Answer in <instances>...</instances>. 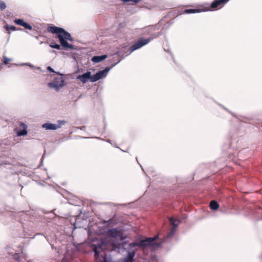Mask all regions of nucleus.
Segmentation results:
<instances>
[{"instance_id": "obj_21", "label": "nucleus", "mask_w": 262, "mask_h": 262, "mask_svg": "<svg viewBox=\"0 0 262 262\" xmlns=\"http://www.w3.org/2000/svg\"><path fill=\"white\" fill-rule=\"evenodd\" d=\"M48 71L51 72H55L53 69L51 67H47Z\"/></svg>"}, {"instance_id": "obj_9", "label": "nucleus", "mask_w": 262, "mask_h": 262, "mask_svg": "<svg viewBox=\"0 0 262 262\" xmlns=\"http://www.w3.org/2000/svg\"><path fill=\"white\" fill-rule=\"evenodd\" d=\"M14 23L17 25L24 27L25 29H27L30 30L32 29V26L29 24L25 22L23 19H16L14 20Z\"/></svg>"}, {"instance_id": "obj_2", "label": "nucleus", "mask_w": 262, "mask_h": 262, "mask_svg": "<svg viewBox=\"0 0 262 262\" xmlns=\"http://www.w3.org/2000/svg\"><path fill=\"white\" fill-rule=\"evenodd\" d=\"M110 70V68L107 67L104 70L98 72L93 76H91V73L90 72H87L82 75H78L77 77V79L80 80L82 83H85L88 80L91 82H94L105 77Z\"/></svg>"}, {"instance_id": "obj_7", "label": "nucleus", "mask_w": 262, "mask_h": 262, "mask_svg": "<svg viewBox=\"0 0 262 262\" xmlns=\"http://www.w3.org/2000/svg\"><path fill=\"white\" fill-rule=\"evenodd\" d=\"M19 126L23 128V129L22 130H18L17 129H16V134L18 136H25L27 134V126L23 122H20L19 123Z\"/></svg>"}, {"instance_id": "obj_14", "label": "nucleus", "mask_w": 262, "mask_h": 262, "mask_svg": "<svg viewBox=\"0 0 262 262\" xmlns=\"http://www.w3.org/2000/svg\"><path fill=\"white\" fill-rule=\"evenodd\" d=\"M202 7H203L202 6ZM184 13H199L202 11H204L203 10V8L199 9H186L183 11Z\"/></svg>"}, {"instance_id": "obj_23", "label": "nucleus", "mask_w": 262, "mask_h": 262, "mask_svg": "<svg viewBox=\"0 0 262 262\" xmlns=\"http://www.w3.org/2000/svg\"><path fill=\"white\" fill-rule=\"evenodd\" d=\"M3 64H0V70L3 68Z\"/></svg>"}, {"instance_id": "obj_18", "label": "nucleus", "mask_w": 262, "mask_h": 262, "mask_svg": "<svg viewBox=\"0 0 262 262\" xmlns=\"http://www.w3.org/2000/svg\"><path fill=\"white\" fill-rule=\"evenodd\" d=\"M122 1L124 3L132 2H133V3H132V5H135L137 3H138L140 1H141V0H122Z\"/></svg>"}, {"instance_id": "obj_19", "label": "nucleus", "mask_w": 262, "mask_h": 262, "mask_svg": "<svg viewBox=\"0 0 262 262\" xmlns=\"http://www.w3.org/2000/svg\"><path fill=\"white\" fill-rule=\"evenodd\" d=\"M169 221L170 222L171 224L173 226L176 227L177 226V225L175 224V220L173 218H172V217L170 218Z\"/></svg>"}, {"instance_id": "obj_22", "label": "nucleus", "mask_w": 262, "mask_h": 262, "mask_svg": "<svg viewBox=\"0 0 262 262\" xmlns=\"http://www.w3.org/2000/svg\"><path fill=\"white\" fill-rule=\"evenodd\" d=\"M98 255V252L97 250H95V257H97Z\"/></svg>"}, {"instance_id": "obj_1", "label": "nucleus", "mask_w": 262, "mask_h": 262, "mask_svg": "<svg viewBox=\"0 0 262 262\" xmlns=\"http://www.w3.org/2000/svg\"><path fill=\"white\" fill-rule=\"evenodd\" d=\"M47 31L51 33L57 34V37L61 45L60 46L58 44L51 43L50 46L52 48L60 50L61 46L66 49H73L74 48L73 45L69 43L67 41V40L73 41V38L71 34L63 28L56 26H49L47 27Z\"/></svg>"}, {"instance_id": "obj_24", "label": "nucleus", "mask_w": 262, "mask_h": 262, "mask_svg": "<svg viewBox=\"0 0 262 262\" xmlns=\"http://www.w3.org/2000/svg\"><path fill=\"white\" fill-rule=\"evenodd\" d=\"M56 73L57 74H58V75H60V76L63 75L62 74H60V73H58V72H56Z\"/></svg>"}, {"instance_id": "obj_17", "label": "nucleus", "mask_w": 262, "mask_h": 262, "mask_svg": "<svg viewBox=\"0 0 262 262\" xmlns=\"http://www.w3.org/2000/svg\"><path fill=\"white\" fill-rule=\"evenodd\" d=\"M6 8V5L4 1L0 0V10L2 11H3Z\"/></svg>"}, {"instance_id": "obj_13", "label": "nucleus", "mask_w": 262, "mask_h": 262, "mask_svg": "<svg viewBox=\"0 0 262 262\" xmlns=\"http://www.w3.org/2000/svg\"><path fill=\"white\" fill-rule=\"evenodd\" d=\"M106 55H103L102 56H95L92 57V61L94 62L98 63L106 59Z\"/></svg>"}, {"instance_id": "obj_3", "label": "nucleus", "mask_w": 262, "mask_h": 262, "mask_svg": "<svg viewBox=\"0 0 262 262\" xmlns=\"http://www.w3.org/2000/svg\"><path fill=\"white\" fill-rule=\"evenodd\" d=\"M229 1V0H214L210 6L203 7V10L207 11L221 8Z\"/></svg>"}, {"instance_id": "obj_12", "label": "nucleus", "mask_w": 262, "mask_h": 262, "mask_svg": "<svg viewBox=\"0 0 262 262\" xmlns=\"http://www.w3.org/2000/svg\"><path fill=\"white\" fill-rule=\"evenodd\" d=\"M135 251L129 252L127 255L123 259V262H133Z\"/></svg>"}, {"instance_id": "obj_20", "label": "nucleus", "mask_w": 262, "mask_h": 262, "mask_svg": "<svg viewBox=\"0 0 262 262\" xmlns=\"http://www.w3.org/2000/svg\"><path fill=\"white\" fill-rule=\"evenodd\" d=\"M9 61L10 59L9 58H7L6 57H4L3 64H7Z\"/></svg>"}, {"instance_id": "obj_5", "label": "nucleus", "mask_w": 262, "mask_h": 262, "mask_svg": "<svg viewBox=\"0 0 262 262\" xmlns=\"http://www.w3.org/2000/svg\"><path fill=\"white\" fill-rule=\"evenodd\" d=\"M157 236L154 237L146 238L145 239L142 240L139 243H134L132 244L135 246L143 247L145 246H151L154 245V242L157 239Z\"/></svg>"}, {"instance_id": "obj_8", "label": "nucleus", "mask_w": 262, "mask_h": 262, "mask_svg": "<svg viewBox=\"0 0 262 262\" xmlns=\"http://www.w3.org/2000/svg\"><path fill=\"white\" fill-rule=\"evenodd\" d=\"M42 127L47 130H56L59 128L60 126L51 123H46L42 125Z\"/></svg>"}, {"instance_id": "obj_4", "label": "nucleus", "mask_w": 262, "mask_h": 262, "mask_svg": "<svg viewBox=\"0 0 262 262\" xmlns=\"http://www.w3.org/2000/svg\"><path fill=\"white\" fill-rule=\"evenodd\" d=\"M64 80L62 77L55 78L53 81L48 83L50 88H53L58 91L64 85Z\"/></svg>"}, {"instance_id": "obj_16", "label": "nucleus", "mask_w": 262, "mask_h": 262, "mask_svg": "<svg viewBox=\"0 0 262 262\" xmlns=\"http://www.w3.org/2000/svg\"><path fill=\"white\" fill-rule=\"evenodd\" d=\"M210 208L213 210H216L219 207L217 202L215 201H211L210 203Z\"/></svg>"}, {"instance_id": "obj_11", "label": "nucleus", "mask_w": 262, "mask_h": 262, "mask_svg": "<svg viewBox=\"0 0 262 262\" xmlns=\"http://www.w3.org/2000/svg\"><path fill=\"white\" fill-rule=\"evenodd\" d=\"M135 251L129 252L127 255L123 259V262H133Z\"/></svg>"}, {"instance_id": "obj_15", "label": "nucleus", "mask_w": 262, "mask_h": 262, "mask_svg": "<svg viewBox=\"0 0 262 262\" xmlns=\"http://www.w3.org/2000/svg\"><path fill=\"white\" fill-rule=\"evenodd\" d=\"M4 29L7 31L8 34L9 35L10 34L11 32L10 31V30L12 31H16V30H21L20 28L17 29L15 26H9V25H6L4 27Z\"/></svg>"}, {"instance_id": "obj_6", "label": "nucleus", "mask_w": 262, "mask_h": 262, "mask_svg": "<svg viewBox=\"0 0 262 262\" xmlns=\"http://www.w3.org/2000/svg\"><path fill=\"white\" fill-rule=\"evenodd\" d=\"M150 40V38L144 39L143 38H140L137 42L132 45L130 47V52H132L140 48L143 46L147 44Z\"/></svg>"}, {"instance_id": "obj_10", "label": "nucleus", "mask_w": 262, "mask_h": 262, "mask_svg": "<svg viewBox=\"0 0 262 262\" xmlns=\"http://www.w3.org/2000/svg\"><path fill=\"white\" fill-rule=\"evenodd\" d=\"M108 235L114 238L119 237L121 236L120 231L116 228H113L108 231Z\"/></svg>"}]
</instances>
